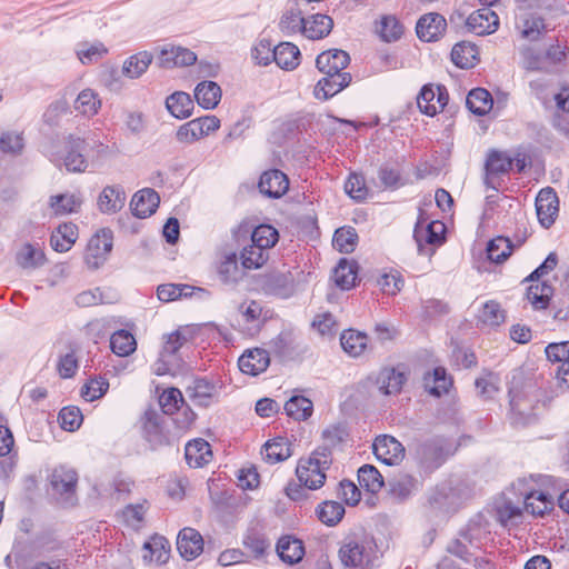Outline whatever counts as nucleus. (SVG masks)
I'll use <instances>...</instances> for the list:
<instances>
[{"label":"nucleus","mask_w":569,"mask_h":569,"mask_svg":"<svg viewBox=\"0 0 569 569\" xmlns=\"http://www.w3.org/2000/svg\"><path fill=\"white\" fill-rule=\"evenodd\" d=\"M552 291V287L547 282L531 284L527 290V298L535 309H546Z\"/></svg>","instance_id":"nucleus-57"},{"label":"nucleus","mask_w":569,"mask_h":569,"mask_svg":"<svg viewBox=\"0 0 569 569\" xmlns=\"http://www.w3.org/2000/svg\"><path fill=\"white\" fill-rule=\"evenodd\" d=\"M513 166V160L499 151H491L486 161V184L495 188L491 178L497 174L508 173Z\"/></svg>","instance_id":"nucleus-36"},{"label":"nucleus","mask_w":569,"mask_h":569,"mask_svg":"<svg viewBox=\"0 0 569 569\" xmlns=\"http://www.w3.org/2000/svg\"><path fill=\"white\" fill-rule=\"evenodd\" d=\"M300 50L291 42H281L273 48V59L278 67L284 70H293L300 63Z\"/></svg>","instance_id":"nucleus-31"},{"label":"nucleus","mask_w":569,"mask_h":569,"mask_svg":"<svg viewBox=\"0 0 569 569\" xmlns=\"http://www.w3.org/2000/svg\"><path fill=\"white\" fill-rule=\"evenodd\" d=\"M261 455L269 463L284 461L292 456L291 443L284 437H277L263 445Z\"/></svg>","instance_id":"nucleus-29"},{"label":"nucleus","mask_w":569,"mask_h":569,"mask_svg":"<svg viewBox=\"0 0 569 569\" xmlns=\"http://www.w3.org/2000/svg\"><path fill=\"white\" fill-rule=\"evenodd\" d=\"M332 463V452L328 447H318L308 458H300L296 475L300 485L310 490H317L325 485L326 470Z\"/></svg>","instance_id":"nucleus-2"},{"label":"nucleus","mask_w":569,"mask_h":569,"mask_svg":"<svg viewBox=\"0 0 569 569\" xmlns=\"http://www.w3.org/2000/svg\"><path fill=\"white\" fill-rule=\"evenodd\" d=\"M184 400L181 391L178 388H169L162 392L159 397V405L162 409V415H173L176 413L180 405H183Z\"/></svg>","instance_id":"nucleus-62"},{"label":"nucleus","mask_w":569,"mask_h":569,"mask_svg":"<svg viewBox=\"0 0 569 569\" xmlns=\"http://www.w3.org/2000/svg\"><path fill=\"white\" fill-rule=\"evenodd\" d=\"M276 550L279 558L289 565L300 562L306 553L302 540L292 535L280 537Z\"/></svg>","instance_id":"nucleus-23"},{"label":"nucleus","mask_w":569,"mask_h":569,"mask_svg":"<svg viewBox=\"0 0 569 569\" xmlns=\"http://www.w3.org/2000/svg\"><path fill=\"white\" fill-rule=\"evenodd\" d=\"M406 377L393 368H383L377 376V385L383 395H396L400 392Z\"/></svg>","instance_id":"nucleus-37"},{"label":"nucleus","mask_w":569,"mask_h":569,"mask_svg":"<svg viewBox=\"0 0 569 569\" xmlns=\"http://www.w3.org/2000/svg\"><path fill=\"white\" fill-rule=\"evenodd\" d=\"M415 455L419 466L427 472L438 469L447 458L441 442L436 439L419 443Z\"/></svg>","instance_id":"nucleus-9"},{"label":"nucleus","mask_w":569,"mask_h":569,"mask_svg":"<svg viewBox=\"0 0 569 569\" xmlns=\"http://www.w3.org/2000/svg\"><path fill=\"white\" fill-rule=\"evenodd\" d=\"M269 365V352L262 348L249 349L238 360L240 371L253 377L264 372Z\"/></svg>","instance_id":"nucleus-18"},{"label":"nucleus","mask_w":569,"mask_h":569,"mask_svg":"<svg viewBox=\"0 0 569 569\" xmlns=\"http://www.w3.org/2000/svg\"><path fill=\"white\" fill-rule=\"evenodd\" d=\"M240 258L244 269H259L269 259V251L251 242L241 250Z\"/></svg>","instance_id":"nucleus-48"},{"label":"nucleus","mask_w":569,"mask_h":569,"mask_svg":"<svg viewBox=\"0 0 569 569\" xmlns=\"http://www.w3.org/2000/svg\"><path fill=\"white\" fill-rule=\"evenodd\" d=\"M466 27L477 36L490 34L498 29L499 17L490 8H481L467 18Z\"/></svg>","instance_id":"nucleus-16"},{"label":"nucleus","mask_w":569,"mask_h":569,"mask_svg":"<svg viewBox=\"0 0 569 569\" xmlns=\"http://www.w3.org/2000/svg\"><path fill=\"white\" fill-rule=\"evenodd\" d=\"M452 383V378L443 367H436L432 372H427L423 377L425 389L435 397L448 393Z\"/></svg>","instance_id":"nucleus-28"},{"label":"nucleus","mask_w":569,"mask_h":569,"mask_svg":"<svg viewBox=\"0 0 569 569\" xmlns=\"http://www.w3.org/2000/svg\"><path fill=\"white\" fill-rule=\"evenodd\" d=\"M372 449L377 459L387 466L398 465L405 457L402 443L389 435L378 436L375 439Z\"/></svg>","instance_id":"nucleus-10"},{"label":"nucleus","mask_w":569,"mask_h":569,"mask_svg":"<svg viewBox=\"0 0 569 569\" xmlns=\"http://www.w3.org/2000/svg\"><path fill=\"white\" fill-rule=\"evenodd\" d=\"M49 483L52 493L64 505L73 506L76 502V490L78 473L73 468L58 466L49 476Z\"/></svg>","instance_id":"nucleus-6"},{"label":"nucleus","mask_w":569,"mask_h":569,"mask_svg":"<svg viewBox=\"0 0 569 569\" xmlns=\"http://www.w3.org/2000/svg\"><path fill=\"white\" fill-rule=\"evenodd\" d=\"M306 18L302 17V11L297 2L290 4L282 13L279 21V29L286 36H290L303 30Z\"/></svg>","instance_id":"nucleus-35"},{"label":"nucleus","mask_w":569,"mask_h":569,"mask_svg":"<svg viewBox=\"0 0 569 569\" xmlns=\"http://www.w3.org/2000/svg\"><path fill=\"white\" fill-rule=\"evenodd\" d=\"M316 84L313 94L318 100H328L347 88L352 77L349 72L346 73H323Z\"/></svg>","instance_id":"nucleus-15"},{"label":"nucleus","mask_w":569,"mask_h":569,"mask_svg":"<svg viewBox=\"0 0 569 569\" xmlns=\"http://www.w3.org/2000/svg\"><path fill=\"white\" fill-rule=\"evenodd\" d=\"M101 106L98 94L91 89L82 90L74 100V109L83 116H94Z\"/></svg>","instance_id":"nucleus-56"},{"label":"nucleus","mask_w":569,"mask_h":569,"mask_svg":"<svg viewBox=\"0 0 569 569\" xmlns=\"http://www.w3.org/2000/svg\"><path fill=\"white\" fill-rule=\"evenodd\" d=\"M218 274L223 283H236L242 278L243 273L238 266L236 253L224 257L218 267Z\"/></svg>","instance_id":"nucleus-55"},{"label":"nucleus","mask_w":569,"mask_h":569,"mask_svg":"<svg viewBox=\"0 0 569 569\" xmlns=\"http://www.w3.org/2000/svg\"><path fill=\"white\" fill-rule=\"evenodd\" d=\"M16 262L22 269H36L44 264L43 251L27 242L16 253Z\"/></svg>","instance_id":"nucleus-42"},{"label":"nucleus","mask_w":569,"mask_h":569,"mask_svg":"<svg viewBox=\"0 0 569 569\" xmlns=\"http://www.w3.org/2000/svg\"><path fill=\"white\" fill-rule=\"evenodd\" d=\"M546 32L543 18L537 14H528L522 19L521 36L529 41H537Z\"/></svg>","instance_id":"nucleus-58"},{"label":"nucleus","mask_w":569,"mask_h":569,"mask_svg":"<svg viewBox=\"0 0 569 569\" xmlns=\"http://www.w3.org/2000/svg\"><path fill=\"white\" fill-rule=\"evenodd\" d=\"M112 231L101 229L88 242L84 260L89 268L98 269L112 249Z\"/></svg>","instance_id":"nucleus-8"},{"label":"nucleus","mask_w":569,"mask_h":569,"mask_svg":"<svg viewBox=\"0 0 569 569\" xmlns=\"http://www.w3.org/2000/svg\"><path fill=\"white\" fill-rule=\"evenodd\" d=\"M500 379L496 373L486 372L482 377L476 379L475 386L478 395L485 399H492L499 391Z\"/></svg>","instance_id":"nucleus-61"},{"label":"nucleus","mask_w":569,"mask_h":569,"mask_svg":"<svg viewBox=\"0 0 569 569\" xmlns=\"http://www.w3.org/2000/svg\"><path fill=\"white\" fill-rule=\"evenodd\" d=\"M194 98L203 109H213L221 99V88L214 81H202L194 89Z\"/></svg>","instance_id":"nucleus-33"},{"label":"nucleus","mask_w":569,"mask_h":569,"mask_svg":"<svg viewBox=\"0 0 569 569\" xmlns=\"http://www.w3.org/2000/svg\"><path fill=\"white\" fill-rule=\"evenodd\" d=\"M78 238V227L72 222L60 224L50 237V244L57 252H67Z\"/></svg>","instance_id":"nucleus-30"},{"label":"nucleus","mask_w":569,"mask_h":569,"mask_svg":"<svg viewBox=\"0 0 569 569\" xmlns=\"http://www.w3.org/2000/svg\"><path fill=\"white\" fill-rule=\"evenodd\" d=\"M197 56L188 48L180 46H163L158 56V64L164 69L192 66Z\"/></svg>","instance_id":"nucleus-14"},{"label":"nucleus","mask_w":569,"mask_h":569,"mask_svg":"<svg viewBox=\"0 0 569 569\" xmlns=\"http://www.w3.org/2000/svg\"><path fill=\"white\" fill-rule=\"evenodd\" d=\"M259 190L269 198L278 199L289 189V179L281 170L264 171L259 180Z\"/></svg>","instance_id":"nucleus-17"},{"label":"nucleus","mask_w":569,"mask_h":569,"mask_svg":"<svg viewBox=\"0 0 569 569\" xmlns=\"http://www.w3.org/2000/svg\"><path fill=\"white\" fill-rule=\"evenodd\" d=\"M184 458L191 468L203 467L212 459L210 443L202 438H197L189 441L184 448Z\"/></svg>","instance_id":"nucleus-27"},{"label":"nucleus","mask_w":569,"mask_h":569,"mask_svg":"<svg viewBox=\"0 0 569 569\" xmlns=\"http://www.w3.org/2000/svg\"><path fill=\"white\" fill-rule=\"evenodd\" d=\"M177 549L182 558L193 560L203 551V538L196 529L186 527L178 533Z\"/></svg>","instance_id":"nucleus-19"},{"label":"nucleus","mask_w":569,"mask_h":569,"mask_svg":"<svg viewBox=\"0 0 569 569\" xmlns=\"http://www.w3.org/2000/svg\"><path fill=\"white\" fill-rule=\"evenodd\" d=\"M143 439L150 448H158L171 445V433L168 428V419L153 408L147 409L140 418Z\"/></svg>","instance_id":"nucleus-4"},{"label":"nucleus","mask_w":569,"mask_h":569,"mask_svg":"<svg viewBox=\"0 0 569 569\" xmlns=\"http://www.w3.org/2000/svg\"><path fill=\"white\" fill-rule=\"evenodd\" d=\"M509 398L513 423L528 425L535 416L536 405L539 401L535 386L528 385L522 388L512 386L509 389Z\"/></svg>","instance_id":"nucleus-3"},{"label":"nucleus","mask_w":569,"mask_h":569,"mask_svg":"<svg viewBox=\"0 0 569 569\" xmlns=\"http://www.w3.org/2000/svg\"><path fill=\"white\" fill-rule=\"evenodd\" d=\"M82 204V198L79 194H56L50 197V207L56 214H66L77 212Z\"/></svg>","instance_id":"nucleus-52"},{"label":"nucleus","mask_w":569,"mask_h":569,"mask_svg":"<svg viewBox=\"0 0 569 569\" xmlns=\"http://www.w3.org/2000/svg\"><path fill=\"white\" fill-rule=\"evenodd\" d=\"M358 234L352 227L339 228L333 234V246L342 253H351L355 250Z\"/></svg>","instance_id":"nucleus-59"},{"label":"nucleus","mask_w":569,"mask_h":569,"mask_svg":"<svg viewBox=\"0 0 569 569\" xmlns=\"http://www.w3.org/2000/svg\"><path fill=\"white\" fill-rule=\"evenodd\" d=\"M333 27L332 19L327 14L317 13L306 19L302 34L316 40L328 36Z\"/></svg>","instance_id":"nucleus-34"},{"label":"nucleus","mask_w":569,"mask_h":569,"mask_svg":"<svg viewBox=\"0 0 569 569\" xmlns=\"http://www.w3.org/2000/svg\"><path fill=\"white\" fill-rule=\"evenodd\" d=\"M466 104L472 113L485 116L491 110L493 100L488 90L475 88L468 93Z\"/></svg>","instance_id":"nucleus-43"},{"label":"nucleus","mask_w":569,"mask_h":569,"mask_svg":"<svg viewBox=\"0 0 569 569\" xmlns=\"http://www.w3.org/2000/svg\"><path fill=\"white\" fill-rule=\"evenodd\" d=\"M390 491L399 499H407L418 490L419 481L411 475L403 473L389 480Z\"/></svg>","instance_id":"nucleus-50"},{"label":"nucleus","mask_w":569,"mask_h":569,"mask_svg":"<svg viewBox=\"0 0 569 569\" xmlns=\"http://www.w3.org/2000/svg\"><path fill=\"white\" fill-rule=\"evenodd\" d=\"M459 536L462 538V540L459 538L450 540L446 547V551L459 558L465 563H469L471 562L472 555L465 541L472 543V535L470 528L460 530Z\"/></svg>","instance_id":"nucleus-46"},{"label":"nucleus","mask_w":569,"mask_h":569,"mask_svg":"<svg viewBox=\"0 0 569 569\" xmlns=\"http://www.w3.org/2000/svg\"><path fill=\"white\" fill-rule=\"evenodd\" d=\"M279 240V232L270 224H260L251 232V242L269 251Z\"/></svg>","instance_id":"nucleus-54"},{"label":"nucleus","mask_w":569,"mask_h":569,"mask_svg":"<svg viewBox=\"0 0 569 569\" xmlns=\"http://www.w3.org/2000/svg\"><path fill=\"white\" fill-rule=\"evenodd\" d=\"M110 348L117 356L127 357L136 350L137 342L131 332L121 329L112 333Z\"/></svg>","instance_id":"nucleus-45"},{"label":"nucleus","mask_w":569,"mask_h":569,"mask_svg":"<svg viewBox=\"0 0 569 569\" xmlns=\"http://www.w3.org/2000/svg\"><path fill=\"white\" fill-rule=\"evenodd\" d=\"M553 509L551 496L542 491H531L525 498V510L537 517H543Z\"/></svg>","instance_id":"nucleus-40"},{"label":"nucleus","mask_w":569,"mask_h":569,"mask_svg":"<svg viewBox=\"0 0 569 569\" xmlns=\"http://www.w3.org/2000/svg\"><path fill=\"white\" fill-rule=\"evenodd\" d=\"M159 203L158 192L151 188H144L133 194L130 206L133 216L143 219L153 214Z\"/></svg>","instance_id":"nucleus-22"},{"label":"nucleus","mask_w":569,"mask_h":569,"mask_svg":"<svg viewBox=\"0 0 569 569\" xmlns=\"http://www.w3.org/2000/svg\"><path fill=\"white\" fill-rule=\"evenodd\" d=\"M447 29L445 17L438 12H429L419 18L416 24L418 38L425 42L439 40Z\"/></svg>","instance_id":"nucleus-13"},{"label":"nucleus","mask_w":569,"mask_h":569,"mask_svg":"<svg viewBox=\"0 0 569 569\" xmlns=\"http://www.w3.org/2000/svg\"><path fill=\"white\" fill-rule=\"evenodd\" d=\"M349 63V53L341 49L323 51L316 59V67L321 73H346L343 70Z\"/></svg>","instance_id":"nucleus-20"},{"label":"nucleus","mask_w":569,"mask_h":569,"mask_svg":"<svg viewBox=\"0 0 569 569\" xmlns=\"http://www.w3.org/2000/svg\"><path fill=\"white\" fill-rule=\"evenodd\" d=\"M478 54L479 51L476 44L469 41H461L453 46L451 61L461 69H469L478 63Z\"/></svg>","instance_id":"nucleus-32"},{"label":"nucleus","mask_w":569,"mask_h":569,"mask_svg":"<svg viewBox=\"0 0 569 569\" xmlns=\"http://www.w3.org/2000/svg\"><path fill=\"white\" fill-rule=\"evenodd\" d=\"M378 32L385 42H393L401 38L403 27L395 16H386L380 21Z\"/></svg>","instance_id":"nucleus-60"},{"label":"nucleus","mask_w":569,"mask_h":569,"mask_svg":"<svg viewBox=\"0 0 569 569\" xmlns=\"http://www.w3.org/2000/svg\"><path fill=\"white\" fill-rule=\"evenodd\" d=\"M216 392V386L204 378H196L186 387L188 399L198 407L210 406Z\"/></svg>","instance_id":"nucleus-24"},{"label":"nucleus","mask_w":569,"mask_h":569,"mask_svg":"<svg viewBox=\"0 0 569 569\" xmlns=\"http://www.w3.org/2000/svg\"><path fill=\"white\" fill-rule=\"evenodd\" d=\"M284 411L295 420H306L313 411L311 400L303 396H293L284 403Z\"/></svg>","instance_id":"nucleus-47"},{"label":"nucleus","mask_w":569,"mask_h":569,"mask_svg":"<svg viewBox=\"0 0 569 569\" xmlns=\"http://www.w3.org/2000/svg\"><path fill=\"white\" fill-rule=\"evenodd\" d=\"M88 142L86 139L69 134L64 138L62 153L52 161L57 167L63 166L68 172L81 173L89 166L86 151Z\"/></svg>","instance_id":"nucleus-5"},{"label":"nucleus","mask_w":569,"mask_h":569,"mask_svg":"<svg viewBox=\"0 0 569 569\" xmlns=\"http://www.w3.org/2000/svg\"><path fill=\"white\" fill-rule=\"evenodd\" d=\"M513 249V244L508 238L497 237L487 244V257L491 262L501 263L508 259Z\"/></svg>","instance_id":"nucleus-51"},{"label":"nucleus","mask_w":569,"mask_h":569,"mask_svg":"<svg viewBox=\"0 0 569 569\" xmlns=\"http://www.w3.org/2000/svg\"><path fill=\"white\" fill-rule=\"evenodd\" d=\"M358 481L367 491L376 493L383 487V478L372 465H363L358 470Z\"/></svg>","instance_id":"nucleus-49"},{"label":"nucleus","mask_w":569,"mask_h":569,"mask_svg":"<svg viewBox=\"0 0 569 569\" xmlns=\"http://www.w3.org/2000/svg\"><path fill=\"white\" fill-rule=\"evenodd\" d=\"M166 107L174 118L186 119L191 116L194 104L190 94L177 91L167 98Z\"/></svg>","instance_id":"nucleus-38"},{"label":"nucleus","mask_w":569,"mask_h":569,"mask_svg":"<svg viewBox=\"0 0 569 569\" xmlns=\"http://www.w3.org/2000/svg\"><path fill=\"white\" fill-rule=\"evenodd\" d=\"M368 336L363 332L348 329L341 333L340 343L346 353L350 357H359L363 353L368 343Z\"/></svg>","instance_id":"nucleus-39"},{"label":"nucleus","mask_w":569,"mask_h":569,"mask_svg":"<svg viewBox=\"0 0 569 569\" xmlns=\"http://www.w3.org/2000/svg\"><path fill=\"white\" fill-rule=\"evenodd\" d=\"M318 519L327 526H336L345 515V507L337 501H325L316 510Z\"/></svg>","instance_id":"nucleus-53"},{"label":"nucleus","mask_w":569,"mask_h":569,"mask_svg":"<svg viewBox=\"0 0 569 569\" xmlns=\"http://www.w3.org/2000/svg\"><path fill=\"white\" fill-rule=\"evenodd\" d=\"M478 318L483 325L496 327L505 321V311L498 302L490 300L482 306Z\"/></svg>","instance_id":"nucleus-63"},{"label":"nucleus","mask_w":569,"mask_h":569,"mask_svg":"<svg viewBox=\"0 0 569 569\" xmlns=\"http://www.w3.org/2000/svg\"><path fill=\"white\" fill-rule=\"evenodd\" d=\"M358 264L347 259H341L333 270L336 284L342 290H349L356 286Z\"/></svg>","instance_id":"nucleus-41"},{"label":"nucleus","mask_w":569,"mask_h":569,"mask_svg":"<svg viewBox=\"0 0 569 569\" xmlns=\"http://www.w3.org/2000/svg\"><path fill=\"white\" fill-rule=\"evenodd\" d=\"M261 289L266 295L288 298L295 291V279L290 271H271L261 277Z\"/></svg>","instance_id":"nucleus-11"},{"label":"nucleus","mask_w":569,"mask_h":569,"mask_svg":"<svg viewBox=\"0 0 569 569\" xmlns=\"http://www.w3.org/2000/svg\"><path fill=\"white\" fill-rule=\"evenodd\" d=\"M446 227L440 221H431L426 228L420 222H417L413 230V238L417 242L419 253H425V243L431 246H439L445 241Z\"/></svg>","instance_id":"nucleus-21"},{"label":"nucleus","mask_w":569,"mask_h":569,"mask_svg":"<svg viewBox=\"0 0 569 569\" xmlns=\"http://www.w3.org/2000/svg\"><path fill=\"white\" fill-rule=\"evenodd\" d=\"M126 203V192L121 186H107L98 197V209L101 213L113 214Z\"/></svg>","instance_id":"nucleus-26"},{"label":"nucleus","mask_w":569,"mask_h":569,"mask_svg":"<svg viewBox=\"0 0 569 569\" xmlns=\"http://www.w3.org/2000/svg\"><path fill=\"white\" fill-rule=\"evenodd\" d=\"M449 101V93L445 86L425 84L417 96L419 110L429 117L436 116L442 111Z\"/></svg>","instance_id":"nucleus-7"},{"label":"nucleus","mask_w":569,"mask_h":569,"mask_svg":"<svg viewBox=\"0 0 569 569\" xmlns=\"http://www.w3.org/2000/svg\"><path fill=\"white\" fill-rule=\"evenodd\" d=\"M338 556L345 569H373L377 546L372 538L350 535L342 540Z\"/></svg>","instance_id":"nucleus-1"},{"label":"nucleus","mask_w":569,"mask_h":569,"mask_svg":"<svg viewBox=\"0 0 569 569\" xmlns=\"http://www.w3.org/2000/svg\"><path fill=\"white\" fill-rule=\"evenodd\" d=\"M536 211L540 224L550 228L559 212V198L556 191L548 187L539 191L536 197Z\"/></svg>","instance_id":"nucleus-12"},{"label":"nucleus","mask_w":569,"mask_h":569,"mask_svg":"<svg viewBox=\"0 0 569 569\" xmlns=\"http://www.w3.org/2000/svg\"><path fill=\"white\" fill-rule=\"evenodd\" d=\"M58 420L63 430L76 431L81 426L83 416L78 407L68 406L60 410Z\"/></svg>","instance_id":"nucleus-64"},{"label":"nucleus","mask_w":569,"mask_h":569,"mask_svg":"<svg viewBox=\"0 0 569 569\" xmlns=\"http://www.w3.org/2000/svg\"><path fill=\"white\" fill-rule=\"evenodd\" d=\"M151 62V53L147 51L138 52L123 62L122 73L130 79H137L147 71Z\"/></svg>","instance_id":"nucleus-44"},{"label":"nucleus","mask_w":569,"mask_h":569,"mask_svg":"<svg viewBox=\"0 0 569 569\" xmlns=\"http://www.w3.org/2000/svg\"><path fill=\"white\" fill-rule=\"evenodd\" d=\"M458 499L456 489L450 483L443 482L430 492L428 503L437 511L448 512L457 506Z\"/></svg>","instance_id":"nucleus-25"}]
</instances>
